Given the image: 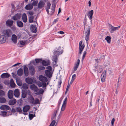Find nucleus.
Returning <instances> with one entry per match:
<instances>
[{"label": "nucleus", "instance_id": "1", "mask_svg": "<svg viewBox=\"0 0 126 126\" xmlns=\"http://www.w3.org/2000/svg\"><path fill=\"white\" fill-rule=\"evenodd\" d=\"M12 32H0V42L4 43L6 39L11 36Z\"/></svg>", "mask_w": 126, "mask_h": 126}, {"label": "nucleus", "instance_id": "2", "mask_svg": "<svg viewBox=\"0 0 126 126\" xmlns=\"http://www.w3.org/2000/svg\"><path fill=\"white\" fill-rule=\"evenodd\" d=\"M60 48H59L55 51V53L53 56V60L55 62V64H56L57 62L59 55L61 54L63 52V50L60 51V49H59Z\"/></svg>", "mask_w": 126, "mask_h": 126}, {"label": "nucleus", "instance_id": "3", "mask_svg": "<svg viewBox=\"0 0 126 126\" xmlns=\"http://www.w3.org/2000/svg\"><path fill=\"white\" fill-rule=\"evenodd\" d=\"M47 70L45 71V73L46 76L49 78L52 77V73L51 72L52 68L51 66H48L46 67Z\"/></svg>", "mask_w": 126, "mask_h": 126}, {"label": "nucleus", "instance_id": "4", "mask_svg": "<svg viewBox=\"0 0 126 126\" xmlns=\"http://www.w3.org/2000/svg\"><path fill=\"white\" fill-rule=\"evenodd\" d=\"M30 74L31 75H34L35 73V67L32 65H30L29 67Z\"/></svg>", "mask_w": 126, "mask_h": 126}, {"label": "nucleus", "instance_id": "5", "mask_svg": "<svg viewBox=\"0 0 126 126\" xmlns=\"http://www.w3.org/2000/svg\"><path fill=\"white\" fill-rule=\"evenodd\" d=\"M82 41H80L79 42V53L80 55L82 53V52L84 49L85 45L84 44L82 45Z\"/></svg>", "mask_w": 126, "mask_h": 126}, {"label": "nucleus", "instance_id": "6", "mask_svg": "<svg viewBox=\"0 0 126 126\" xmlns=\"http://www.w3.org/2000/svg\"><path fill=\"white\" fill-rule=\"evenodd\" d=\"M39 80L42 82L46 83L47 81V79L44 76L42 75H40L39 77Z\"/></svg>", "mask_w": 126, "mask_h": 126}, {"label": "nucleus", "instance_id": "7", "mask_svg": "<svg viewBox=\"0 0 126 126\" xmlns=\"http://www.w3.org/2000/svg\"><path fill=\"white\" fill-rule=\"evenodd\" d=\"M109 28L110 30L112 31H116L120 28V26H119L117 27H114L112 26L110 24H109Z\"/></svg>", "mask_w": 126, "mask_h": 126}, {"label": "nucleus", "instance_id": "8", "mask_svg": "<svg viewBox=\"0 0 126 126\" xmlns=\"http://www.w3.org/2000/svg\"><path fill=\"white\" fill-rule=\"evenodd\" d=\"M21 16V13H17L13 17L12 19L14 20H17L20 19Z\"/></svg>", "mask_w": 126, "mask_h": 126}, {"label": "nucleus", "instance_id": "9", "mask_svg": "<svg viewBox=\"0 0 126 126\" xmlns=\"http://www.w3.org/2000/svg\"><path fill=\"white\" fill-rule=\"evenodd\" d=\"M106 71L104 70L102 73L101 77V81L102 82H104L105 81V79L106 77Z\"/></svg>", "mask_w": 126, "mask_h": 126}, {"label": "nucleus", "instance_id": "10", "mask_svg": "<svg viewBox=\"0 0 126 126\" xmlns=\"http://www.w3.org/2000/svg\"><path fill=\"white\" fill-rule=\"evenodd\" d=\"M67 100V97L65 98L62 107L61 109V111H63L65 110Z\"/></svg>", "mask_w": 126, "mask_h": 126}, {"label": "nucleus", "instance_id": "11", "mask_svg": "<svg viewBox=\"0 0 126 126\" xmlns=\"http://www.w3.org/2000/svg\"><path fill=\"white\" fill-rule=\"evenodd\" d=\"M94 13V11L93 10H91L87 14V15L88 17V18L91 20V22L92 21L93 15Z\"/></svg>", "mask_w": 126, "mask_h": 126}, {"label": "nucleus", "instance_id": "12", "mask_svg": "<svg viewBox=\"0 0 126 126\" xmlns=\"http://www.w3.org/2000/svg\"><path fill=\"white\" fill-rule=\"evenodd\" d=\"M41 63L43 65L46 66L49 65L50 64V62L49 60H42Z\"/></svg>", "mask_w": 126, "mask_h": 126}, {"label": "nucleus", "instance_id": "13", "mask_svg": "<svg viewBox=\"0 0 126 126\" xmlns=\"http://www.w3.org/2000/svg\"><path fill=\"white\" fill-rule=\"evenodd\" d=\"M45 5V3L42 0H40L38 3V7L39 9H41Z\"/></svg>", "mask_w": 126, "mask_h": 126}, {"label": "nucleus", "instance_id": "14", "mask_svg": "<svg viewBox=\"0 0 126 126\" xmlns=\"http://www.w3.org/2000/svg\"><path fill=\"white\" fill-rule=\"evenodd\" d=\"M31 89L35 92H37L38 91L39 89L34 84L31 85L30 86Z\"/></svg>", "mask_w": 126, "mask_h": 126}, {"label": "nucleus", "instance_id": "15", "mask_svg": "<svg viewBox=\"0 0 126 126\" xmlns=\"http://www.w3.org/2000/svg\"><path fill=\"white\" fill-rule=\"evenodd\" d=\"M10 107L9 106L7 105H3L1 106L0 107V109L3 110H9Z\"/></svg>", "mask_w": 126, "mask_h": 126}, {"label": "nucleus", "instance_id": "16", "mask_svg": "<svg viewBox=\"0 0 126 126\" xmlns=\"http://www.w3.org/2000/svg\"><path fill=\"white\" fill-rule=\"evenodd\" d=\"M48 84V83L47 82V83H42L40 82L38 83V85L39 87H41L42 86L43 88H45V89L46 88Z\"/></svg>", "mask_w": 126, "mask_h": 126}, {"label": "nucleus", "instance_id": "17", "mask_svg": "<svg viewBox=\"0 0 126 126\" xmlns=\"http://www.w3.org/2000/svg\"><path fill=\"white\" fill-rule=\"evenodd\" d=\"M17 39L16 36L15 34H13L12 36V40L15 44L16 43Z\"/></svg>", "mask_w": 126, "mask_h": 126}, {"label": "nucleus", "instance_id": "18", "mask_svg": "<svg viewBox=\"0 0 126 126\" xmlns=\"http://www.w3.org/2000/svg\"><path fill=\"white\" fill-rule=\"evenodd\" d=\"M8 96L9 99H12L13 98V92L12 90H10L8 91Z\"/></svg>", "mask_w": 126, "mask_h": 126}, {"label": "nucleus", "instance_id": "19", "mask_svg": "<svg viewBox=\"0 0 126 126\" xmlns=\"http://www.w3.org/2000/svg\"><path fill=\"white\" fill-rule=\"evenodd\" d=\"M13 21L10 19H8L6 22V24L7 26H11L13 24Z\"/></svg>", "mask_w": 126, "mask_h": 126}, {"label": "nucleus", "instance_id": "20", "mask_svg": "<svg viewBox=\"0 0 126 126\" xmlns=\"http://www.w3.org/2000/svg\"><path fill=\"white\" fill-rule=\"evenodd\" d=\"M24 72L25 76L27 77L29 75V71L28 68L26 66L24 67Z\"/></svg>", "mask_w": 126, "mask_h": 126}, {"label": "nucleus", "instance_id": "21", "mask_svg": "<svg viewBox=\"0 0 126 126\" xmlns=\"http://www.w3.org/2000/svg\"><path fill=\"white\" fill-rule=\"evenodd\" d=\"M50 6L51 4L50 2H47V5L45 8V9L48 15H49V14L48 9L50 8Z\"/></svg>", "mask_w": 126, "mask_h": 126}, {"label": "nucleus", "instance_id": "22", "mask_svg": "<svg viewBox=\"0 0 126 126\" xmlns=\"http://www.w3.org/2000/svg\"><path fill=\"white\" fill-rule=\"evenodd\" d=\"M26 82L28 84H32L33 82V79L31 78H27L25 79Z\"/></svg>", "mask_w": 126, "mask_h": 126}, {"label": "nucleus", "instance_id": "23", "mask_svg": "<svg viewBox=\"0 0 126 126\" xmlns=\"http://www.w3.org/2000/svg\"><path fill=\"white\" fill-rule=\"evenodd\" d=\"M30 28L32 32H37V28L35 25H31V26Z\"/></svg>", "mask_w": 126, "mask_h": 126}, {"label": "nucleus", "instance_id": "24", "mask_svg": "<svg viewBox=\"0 0 126 126\" xmlns=\"http://www.w3.org/2000/svg\"><path fill=\"white\" fill-rule=\"evenodd\" d=\"M52 8H51V11L50 12V13H49V15H52L55 12V9L56 7L55 5V4H52Z\"/></svg>", "mask_w": 126, "mask_h": 126}, {"label": "nucleus", "instance_id": "25", "mask_svg": "<svg viewBox=\"0 0 126 126\" xmlns=\"http://www.w3.org/2000/svg\"><path fill=\"white\" fill-rule=\"evenodd\" d=\"M22 18L24 22L26 23L27 21V16L26 14L24 13L23 14Z\"/></svg>", "mask_w": 126, "mask_h": 126}, {"label": "nucleus", "instance_id": "26", "mask_svg": "<svg viewBox=\"0 0 126 126\" xmlns=\"http://www.w3.org/2000/svg\"><path fill=\"white\" fill-rule=\"evenodd\" d=\"M30 108V106L29 105H26L25 106L23 109V111L24 112L27 111Z\"/></svg>", "mask_w": 126, "mask_h": 126}, {"label": "nucleus", "instance_id": "27", "mask_svg": "<svg viewBox=\"0 0 126 126\" xmlns=\"http://www.w3.org/2000/svg\"><path fill=\"white\" fill-rule=\"evenodd\" d=\"M33 5L32 4H29L26 6L25 9L27 10H31L33 8Z\"/></svg>", "mask_w": 126, "mask_h": 126}, {"label": "nucleus", "instance_id": "28", "mask_svg": "<svg viewBox=\"0 0 126 126\" xmlns=\"http://www.w3.org/2000/svg\"><path fill=\"white\" fill-rule=\"evenodd\" d=\"M14 95L16 97H18L20 95V93L19 90L16 89L15 90L14 92Z\"/></svg>", "mask_w": 126, "mask_h": 126}, {"label": "nucleus", "instance_id": "29", "mask_svg": "<svg viewBox=\"0 0 126 126\" xmlns=\"http://www.w3.org/2000/svg\"><path fill=\"white\" fill-rule=\"evenodd\" d=\"M23 70L22 68L19 69L17 71V74L18 76H21L22 75L23 73Z\"/></svg>", "mask_w": 126, "mask_h": 126}, {"label": "nucleus", "instance_id": "30", "mask_svg": "<svg viewBox=\"0 0 126 126\" xmlns=\"http://www.w3.org/2000/svg\"><path fill=\"white\" fill-rule=\"evenodd\" d=\"M10 76V75L7 73H4L2 74L1 76L2 78H8Z\"/></svg>", "mask_w": 126, "mask_h": 126}, {"label": "nucleus", "instance_id": "31", "mask_svg": "<svg viewBox=\"0 0 126 126\" xmlns=\"http://www.w3.org/2000/svg\"><path fill=\"white\" fill-rule=\"evenodd\" d=\"M16 99H13L9 101V104L10 105H13L15 104L16 103Z\"/></svg>", "mask_w": 126, "mask_h": 126}, {"label": "nucleus", "instance_id": "32", "mask_svg": "<svg viewBox=\"0 0 126 126\" xmlns=\"http://www.w3.org/2000/svg\"><path fill=\"white\" fill-rule=\"evenodd\" d=\"M80 63V60L78 59L76 63L75 64L74 66V70L75 71L77 70V69L79 66Z\"/></svg>", "mask_w": 126, "mask_h": 126}, {"label": "nucleus", "instance_id": "33", "mask_svg": "<svg viewBox=\"0 0 126 126\" xmlns=\"http://www.w3.org/2000/svg\"><path fill=\"white\" fill-rule=\"evenodd\" d=\"M90 32H86L85 33V39L87 41L89 40L90 36Z\"/></svg>", "mask_w": 126, "mask_h": 126}, {"label": "nucleus", "instance_id": "34", "mask_svg": "<svg viewBox=\"0 0 126 126\" xmlns=\"http://www.w3.org/2000/svg\"><path fill=\"white\" fill-rule=\"evenodd\" d=\"M16 24L17 26L20 27H22L23 25V23L22 22L19 20L17 21Z\"/></svg>", "mask_w": 126, "mask_h": 126}, {"label": "nucleus", "instance_id": "35", "mask_svg": "<svg viewBox=\"0 0 126 126\" xmlns=\"http://www.w3.org/2000/svg\"><path fill=\"white\" fill-rule=\"evenodd\" d=\"M36 92L37 93L35 94H36L38 95L42 94L44 92V91L42 89H39L38 92Z\"/></svg>", "mask_w": 126, "mask_h": 126}, {"label": "nucleus", "instance_id": "36", "mask_svg": "<svg viewBox=\"0 0 126 126\" xmlns=\"http://www.w3.org/2000/svg\"><path fill=\"white\" fill-rule=\"evenodd\" d=\"M10 85L11 86L12 88H14L15 87L16 85L14 81L12 79H11L10 80Z\"/></svg>", "mask_w": 126, "mask_h": 126}, {"label": "nucleus", "instance_id": "37", "mask_svg": "<svg viewBox=\"0 0 126 126\" xmlns=\"http://www.w3.org/2000/svg\"><path fill=\"white\" fill-rule=\"evenodd\" d=\"M6 100L3 97H0V102L2 103H4L6 102Z\"/></svg>", "mask_w": 126, "mask_h": 126}, {"label": "nucleus", "instance_id": "38", "mask_svg": "<svg viewBox=\"0 0 126 126\" xmlns=\"http://www.w3.org/2000/svg\"><path fill=\"white\" fill-rule=\"evenodd\" d=\"M111 37L110 36H107L105 38L106 40L107 41V42L110 44L111 42Z\"/></svg>", "mask_w": 126, "mask_h": 126}, {"label": "nucleus", "instance_id": "39", "mask_svg": "<svg viewBox=\"0 0 126 126\" xmlns=\"http://www.w3.org/2000/svg\"><path fill=\"white\" fill-rule=\"evenodd\" d=\"M90 28L89 26H84V31L85 32H90Z\"/></svg>", "mask_w": 126, "mask_h": 126}, {"label": "nucleus", "instance_id": "40", "mask_svg": "<svg viewBox=\"0 0 126 126\" xmlns=\"http://www.w3.org/2000/svg\"><path fill=\"white\" fill-rule=\"evenodd\" d=\"M34 18L33 16H30L29 18V22L30 23H32L33 22V19Z\"/></svg>", "mask_w": 126, "mask_h": 126}, {"label": "nucleus", "instance_id": "41", "mask_svg": "<svg viewBox=\"0 0 126 126\" xmlns=\"http://www.w3.org/2000/svg\"><path fill=\"white\" fill-rule=\"evenodd\" d=\"M38 70L39 71H40L41 70H43L45 69V67L42 65H40L38 66Z\"/></svg>", "mask_w": 126, "mask_h": 126}, {"label": "nucleus", "instance_id": "42", "mask_svg": "<svg viewBox=\"0 0 126 126\" xmlns=\"http://www.w3.org/2000/svg\"><path fill=\"white\" fill-rule=\"evenodd\" d=\"M34 101H35V100L34 98L32 96H31L29 99L30 103L33 104Z\"/></svg>", "mask_w": 126, "mask_h": 126}, {"label": "nucleus", "instance_id": "43", "mask_svg": "<svg viewBox=\"0 0 126 126\" xmlns=\"http://www.w3.org/2000/svg\"><path fill=\"white\" fill-rule=\"evenodd\" d=\"M22 97L23 98H25L27 96V93L25 91L23 92L22 94Z\"/></svg>", "mask_w": 126, "mask_h": 126}, {"label": "nucleus", "instance_id": "44", "mask_svg": "<svg viewBox=\"0 0 126 126\" xmlns=\"http://www.w3.org/2000/svg\"><path fill=\"white\" fill-rule=\"evenodd\" d=\"M35 61L36 63H39L41 62L42 61V59H35Z\"/></svg>", "mask_w": 126, "mask_h": 126}, {"label": "nucleus", "instance_id": "45", "mask_svg": "<svg viewBox=\"0 0 126 126\" xmlns=\"http://www.w3.org/2000/svg\"><path fill=\"white\" fill-rule=\"evenodd\" d=\"M16 110L17 112H18L19 113L21 112H22L21 108L20 107L16 108Z\"/></svg>", "mask_w": 126, "mask_h": 126}, {"label": "nucleus", "instance_id": "46", "mask_svg": "<svg viewBox=\"0 0 126 126\" xmlns=\"http://www.w3.org/2000/svg\"><path fill=\"white\" fill-rule=\"evenodd\" d=\"M22 88L24 89L27 90L28 89V87L26 84H24L22 85Z\"/></svg>", "mask_w": 126, "mask_h": 126}, {"label": "nucleus", "instance_id": "47", "mask_svg": "<svg viewBox=\"0 0 126 126\" xmlns=\"http://www.w3.org/2000/svg\"><path fill=\"white\" fill-rule=\"evenodd\" d=\"M39 103V100L38 98H36L35 100V101L34 102V103L33 104H37Z\"/></svg>", "mask_w": 126, "mask_h": 126}, {"label": "nucleus", "instance_id": "48", "mask_svg": "<svg viewBox=\"0 0 126 126\" xmlns=\"http://www.w3.org/2000/svg\"><path fill=\"white\" fill-rule=\"evenodd\" d=\"M5 95V93L2 90H0V96H4Z\"/></svg>", "mask_w": 126, "mask_h": 126}, {"label": "nucleus", "instance_id": "49", "mask_svg": "<svg viewBox=\"0 0 126 126\" xmlns=\"http://www.w3.org/2000/svg\"><path fill=\"white\" fill-rule=\"evenodd\" d=\"M34 115H34L32 114H29V117L30 120L32 119L34 117Z\"/></svg>", "mask_w": 126, "mask_h": 126}, {"label": "nucleus", "instance_id": "50", "mask_svg": "<svg viewBox=\"0 0 126 126\" xmlns=\"http://www.w3.org/2000/svg\"><path fill=\"white\" fill-rule=\"evenodd\" d=\"M30 32H28L27 33L30 36H31V37H30V38H32L33 39L35 37L37 36V35L35 34H33L32 35H30V34L29 33Z\"/></svg>", "mask_w": 126, "mask_h": 126}, {"label": "nucleus", "instance_id": "51", "mask_svg": "<svg viewBox=\"0 0 126 126\" xmlns=\"http://www.w3.org/2000/svg\"><path fill=\"white\" fill-rule=\"evenodd\" d=\"M38 2V1L37 0H36L35 1H34L33 2L32 5H33V6L34 5L35 6H36L37 5Z\"/></svg>", "mask_w": 126, "mask_h": 126}, {"label": "nucleus", "instance_id": "52", "mask_svg": "<svg viewBox=\"0 0 126 126\" xmlns=\"http://www.w3.org/2000/svg\"><path fill=\"white\" fill-rule=\"evenodd\" d=\"M86 54V51H84L83 53L82 57V59L83 60V59L84 58Z\"/></svg>", "mask_w": 126, "mask_h": 126}, {"label": "nucleus", "instance_id": "53", "mask_svg": "<svg viewBox=\"0 0 126 126\" xmlns=\"http://www.w3.org/2000/svg\"><path fill=\"white\" fill-rule=\"evenodd\" d=\"M55 123V121L54 120H53L51 123L50 125L51 126H54Z\"/></svg>", "mask_w": 126, "mask_h": 126}, {"label": "nucleus", "instance_id": "54", "mask_svg": "<svg viewBox=\"0 0 126 126\" xmlns=\"http://www.w3.org/2000/svg\"><path fill=\"white\" fill-rule=\"evenodd\" d=\"M1 113L3 116L6 115L7 113V112L6 111H2Z\"/></svg>", "mask_w": 126, "mask_h": 126}, {"label": "nucleus", "instance_id": "55", "mask_svg": "<svg viewBox=\"0 0 126 126\" xmlns=\"http://www.w3.org/2000/svg\"><path fill=\"white\" fill-rule=\"evenodd\" d=\"M20 44L22 45H24L26 43L25 41H20Z\"/></svg>", "mask_w": 126, "mask_h": 126}, {"label": "nucleus", "instance_id": "56", "mask_svg": "<svg viewBox=\"0 0 126 126\" xmlns=\"http://www.w3.org/2000/svg\"><path fill=\"white\" fill-rule=\"evenodd\" d=\"M115 121V119L114 118H113L112 119L111 121V126H114V123Z\"/></svg>", "mask_w": 126, "mask_h": 126}, {"label": "nucleus", "instance_id": "57", "mask_svg": "<svg viewBox=\"0 0 126 126\" xmlns=\"http://www.w3.org/2000/svg\"><path fill=\"white\" fill-rule=\"evenodd\" d=\"M11 28L13 31H15L16 29V27L14 26H11Z\"/></svg>", "mask_w": 126, "mask_h": 126}, {"label": "nucleus", "instance_id": "58", "mask_svg": "<svg viewBox=\"0 0 126 126\" xmlns=\"http://www.w3.org/2000/svg\"><path fill=\"white\" fill-rule=\"evenodd\" d=\"M76 78V75L75 74H74L72 75L71 79L74 80Z\"/></svg>", "mask_w": 126, "mask_h": 126}, {"label": "nucleus", "instance_id": "59", "mask_svg": "<svg viewBox=\"0 0 126 126\" xmlns=\"http://www.w3.org/2000/svg\"><path fill=\"white\" fill-rule=\"evenodd\" d=\"M18 32L19 33L17 34L18 37L19 38L21 37V33L20 32Z\"/></svg>", "mask_w": 126, "mask_h": 126}, {"label": "nucleus", "instance_id": "60", "mask_svg": "<svg viewBox=\"0 0 126 126\" xmlns=\"http://www.w3.org/2000/svg\"><path fill=\"white\" fill-rule=\"evenodd\" d=\"M28 13L31 15H32L34 14L33 12L31 11H29Z\"/></svg>", "mask_w": 126, "mask_h": 126}, {"label": "nucleus", "instance_id": "61", "mask_svg": "<svg viewBox=\"0 0 126 126\" xmlns=\"http://www.w3.org/2000/svg\"><path fill=\"white\" fill-rule=\"evenodd\" d=\"M70 85L69 84V83H68V84L67 85V87L66 88V91H67V90H68L69 88L70 87Z\"/></svg>", "mask_w": 126, "mask_h": 126}, {"label": "nucleus", "instance_id": "62", "mask_svg": "<svg viewBox=\"0 0 126 126\" xmlns=\"http://www.w3.org/2000/svg\"><path fill=\"white\" fill-rule=\"evenodd\" d=\"M87 20V19H86V15H85V18H84V21H83V23L84 24L85 26V24L86 23Z\"/></svg>", "mask_w": 126, "mask_h": 126}, {"label": "nucleus", "instance_id": "63", "mask_svg": "<svg viewBox=\"0 0 126 126\" xmlns=\"http://www.w3.org/2000/svg\"><path fill=\"white\" fill-rule=\"evenodd\" d=\"M62 83V81L61 80H60L58 82V84L59 86H60Z\"/></svg>", "mask_w": 126, "mask_h": 126}, {"label": "nucleus", "instance_id": "64", "mask_svg": "<svg viewBox=\"0 0 126 126\" xmlns=\"http://www.w3.org/2000/svg\"><path fill=\"white\" fill-rule=\"evenodd\" d=\"M97 68H99V70H102V68H101V66H98Z\"/></svg>", "mask_w": 126, "mask_h": 126}]
</instances>
